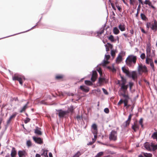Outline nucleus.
Wrapping results in <instances>:
<instances>
[{"instance_id":"de8ad7c7","label":"nucleus","mask_w":157,"mask_h":157,"mask_svg":"<svg viewBox=\"0 0 157 157\" xmlns=\"http://www.w3.org/2000/svg\"><path fill=\"white\" fill-rule=\"evenodd\" d=\"M140 57L142 59H144L145 58V55L144 53H142L140 56Z\"/></svg>"},{"instance_id":"0e129e2a","label":"nucleus","mask_w":157,"mask_h":157,"mask_svg":"<svg viewBox=\"0 0 157 157\" xmlns=\"http://www.w3.org/2000/svg\"><path fill=\"white\" fill-rule=\"evenodd\" d=\"M111 5L112 8L113 9V10H116V8L115 7L114 5L113 4V3H111Z\"/></svg>"},{"instance_id":"6e6552de","label":"nucleus","mask_w":157,"mask_h":157,"mask_svg":"<svg viewBox=\"0 0 157 157\" xmlns=\"http://www.w3.org/2000/svg\"><path fill=\"white\" fill-rule=\"evenodd\" d=\"M154 32H155L157 30V22L155 20L154 23L151 24V28Z\"/></svg>"},{"instance_id":"5fc2aeb1","label":"nucleus","mask_w":157,"mask_h":157,"mask_svg":"<svg viewBox=\"0 0 157 157\" xmlns=\"http://www.w3.org/2000/svg\"><path fill=\"white\" fill-rule=\"evenodd\" d=\"M30 121V119L29 118H26V119L25 120L24 122L25 124H27L28 122H29Z\"/></svg>"},{"instance_id":"4c0bfd02","label":"nucleus","mask_w":157,"mask_h":157,"mask_svg":"<svg viewBox=\"0 0 157 157\" xmlns=\"http://www.w3.org/2000/svg\"><path fill=\"white\" fill-rule=\"evenodd\" d=\"M97 67H97V70L99 72L100 76L101 77L102 75V72L101 69L100 68H99L98 66Z\"/></svg>"},{"instance_id":"393cba45","label":"nucleus","mask_w":157,"mask_h":157,"mask_svg":"<svg viewBox=\"0 0 157 157\" xmlns=\"http://www.w3.org/2000/svg\"><path fill=\"white\" fill-rule=\"evenodd\" d=\"M29 103V102H28L20 110V113H22L24 111H25V109H27L28 107V105Z\"/></svg>"},{"instance_id":"aec40b11","label":"nucleus","mask_w":157,"mask_h":157,"mask_svg":"<svg viewBox=\"0 0 157 157\" xmlns=\"http://www.w3.org/2000/svg\"><path fill=\"white\" fill-rule=\"evenodd\" d=\"M17 152L15 148L13 147L11 151V157H15Z\"/></svg>"},{"instance_id":"473e14b6","label":"nucleus","mask_w":157,"mask_h":157,"mask_svg":"<svg viewBox=\"0 0 157 157\" xmlns=\"http://www.w3.org/2000/svg\"><path fill=\"white\" fill-rule=\"evenodd\" d=\"M74 109L75 108L72 105H71L68 109L66 111H68L69 113V112H72Z\"/></svg>"},{"instance_id":"b1692460","label":"nucleus","mask_w":157,"mask_h":157,"mask_svg":"<svg viewBox=\"0 0 157 157\" xmlns=\"http://www.w3.org/2000/svg\"><path fill=\"white\" fill-rule=\"evenodd\" d=\"M113 32L114 34L117 35L120 33V31L117 27H114L113 29Z\"/></svg>"},{"instance_id":"a878e982","label":"nucleus","mask_w":157,"mask_h":157,"mask_svg":"<svg viewBox=\"0 0 157 157\" xmlns=\"http://www.w3.org/2000/svg\"><path fill=\"white\" fill-rule=\"evenodd\" d=\"M149 59L151 61L150 63V66L151 67L153 71H155V69L154 64L153 62L152 61V60L151 59Z\"/></svg>"},{"instance_id":"412c9836","label":"nucleus","mask_w":157,"mask_h":157,"mask_svg":"<svg viewBox=\"0 0 157 157\" xmlns=\"http://www.w3.org/2000/svg\"><path fill=\"white\" fill-rule=\"evenodd\" d=\"M25 154L26 152L24 151H20L18 152V155L19 157H23L25 155Z\"/></svg>"},{"instance_id":"39448f33","label":"nucleus","mask_w":157,"mask_h":157,"mask_svg":"<svg viewBox=\"0 0 157 157\" xmlns=\"http://www.w3.org/2000/svg\"><path fill=\"white\" fill-rule=\"evenodd\" d=\"M110 56L109 55H105V59L103 61V62L101 63V64L103 66H105L109 63L108 60Z\"/></svg>"},{"instance_id":"2eb2a0df","label":"nucleus","mask_w":157,"mask_h":157,"mask_svg":"<svg viewBox=\"0 0 157 157\" xmlns=\"http://www.w3.org/2000/svg\"><path fill=\"white\" fill-rule=\"evenodd\" d=\"M128 87V85H126L123 86H121L120 90L123 92V93L125 94L127 90Z\"/></svg>"},{"instance_id":"bb28decb","label":"nucleus","mask_w":157,"mask_h":157,"mask_svg":"<svg viewBox=\"0 0 157 157\" xmlns=\"http://www.w3.org/2000/svg\"><path fill=\"white\" fill-rule=\"evenodd\" d=\"M108 39L112 42H115L116 41V40L114 38L113 36L112 35H110L109 36Z\"/></svg>"},{"instance_id":"a18cd8bd","label":"nucleus","mask_w":157,"mask_h":157,"mask_svg":"<svg viewBox=\"0 0 157 157\" xmlns=\"http://www.w3.org/2000/svg\"><path fill=\"white\" fill-rule=\"evenodd\" d=\"M155 50H152V53L151 52V56H150V57L151 58L155 56Z\"/></svg>"},{"instance_id":"f257e3e1","label":"nucleus","mask_w":157,"mask_h":157,"mask_svg":"<svg viewBox=\"0 0 157 157\" xmlns=\"http://www.w3.org/2000/svg\"><path fill=\"white\" fill-rule=\"evenodd\" d=\"M137 57L132 55H130L127 57L125 62L127 65L129 67H133L136 64Z\"/></svg>"},{"instance_id":"c85d7f7f","label":"nucleus","mask_w":157,"mask_h":157,"mask_svg":"<svg viewBox=\"0 0 157 157\" xmlns=\"http://www.w3.org/2000/svg\"><path fill=\"white\" fill-rule=\"evenodd\" d=\"M34 132L38 135H41L42 134L41 131L37 127L35 129Z\"/></svg>"},{"instance_id":"3c124183","label":"nucleus","mask_w":157,"mask_h":157,"mask_svg":"<svg viewBox=\"0 0 157 157\" xmlns=\"http://www.w3.org/2000/svg\"><path fill=\"white\" fill-rule=\"evenodd\" d=\"M104 112L106 113H108L109 112V109L108 108H105L104 109Z\"/></svg>"},{"instance_id":"a19ab883","label":"nucleus","mask_w":157,"mask_h":157,"mask_svg":"<svg viewBox=\"0 0 157 157\" xmlns=\"http://www.w3.org/2000/svg\"><path fill=\"white\" fill-rule=\"evenodd\" d=\"M151 22H147L146 24V27L148 29L150 28H151Z\"/></svg>"},{"instance_id":"8fccbe9b","label":"nucleus","mask_w":157,"mask_h":157,"mask_svg":"<svg viewBox=\"0 0 157 157\" xmlns=\"http://www.w3.org/2000/svg\"><path fill=\"white\" fill-rule=\"evenodd\" d=\"M130 4L131 5H133L135 2V0H129Z\"/></svg>"},{"instance_id":"4468645a","label":"nucleus","mask_w":157,"mask_h":157,"mask_svg":"<svg viewBox=\"0 0 157 157\" xmlns=\"http://www.w3.org/2000/svg\"><path fill=\"white\" fill-rule=\"evenodd\" d=\"M80 88L82 90L86 92H87L89 90V88L84 86H80Z\"/></svg>"},{"instance_id":"9d476101","label":"nucleus","mask_w":157,"mask_h":157,"mask_svg":"<svg viewBox=\"0 0 157 157\" xmlns=\"http://www.w3.org/2000/svg\"><path fill=\"white\" fill-rule=\"evenodd\" d=\"M126 26L125 25L124 23L120 24L118 25V28L121 31L123 32L125 30Z\"/></svg>"},{"instance_id":"1a4fd4ad","label":"nucleus","mask_w":157,"mask_h":157,"mask_svg":"<svg viewBox=\"0 0 157 157\" xmlns=\"http://www.w3.org/2000/svg\"><path fill=\"white\" fill-rule=\"evenodd\" d=\"M13 80H17L18 81L20 84L21 85H22L23 82L22 81V78L19 77V76H16L13 77Z\"/></svg>"},{"instance_id":"6e6d98bb","label":"nucleus","mask_w":157,"mask_h":157,"mask_svg":"<svg viewBox=\"0 0 157 157\" xmlns=\"http://www.w3.org/2000/svg\"><path fill=\"white\" fill-rule=\"evenodd\" d=\"M130 121H128V120L125 121V126L126 127L128 125L130 124Z\"/></svg>"},{"instance_id":"f704fd0d","label":"nucleus","mask_w":157,"mask_h":157,"mask_svg":"<svg viewBox=\"0 0 157 157\" xmlns=\"http://www.w3.org/2000/svg\"><path fill=\"white\" fill-rule=\"evenodd\" d=\"M116 60L118 62H121L122 60V57L119 54L116 59Z\"/></svg>"},{"instance_id":"5701e85b","label":"nucleus","mask_w":157,"mask_h":157,"mask_svg":"<svg viewBox=\"0 0 157 157\" xmlns=\"http://www.w3.org/2000/svg\"><path fill=\"white\" fill-rule=\"evenodd\" d=\"M132 128L134 130L135 132H136L137 130L139 129V126L137 124H136L134 123V124L132 125Z\"/></svg>"},{"instance_id":"6ab92c4d","label":"nucleus","mask_w":157,"mask_h":157,"mask_svg":"<svg viewBox=\"0 0 157 157\" xmlns=\"http://www.w3.org/2000/svg\"><path fill=\"white\" fill-rule=\"evenodd\" d=\"M83 152L82 151H78L72 157H79Z\"/></svg>"},{"instance_id":"49530a36","label":"nucleus","mask_w":157,"mask_h":157,"mask_svg":"<svg viewBox=\"0 0 157 157\" xmlns=\"http://www.w3.org/2000/svg\"><path fill=\"white\" fill-rule=\"evenodd\" d=\"M141 17L142 19L145 20L146 18L145 15L143 13H141L140 14Z\"/></svg>"},{"instance_id":"7c9ffc66","label":"nucleus","mask_w":157,"mask_h":157,"mask_svg":"<svg viewBox=\"0 0 157 157\" xmlns=\"http://www.w3.org/2000/svg\"><path fill=\"white\" fill-rule=\"evenodd\" d=\"M151 148L153 150H155L157 149V145H154L153 144L151 143L150 145Z\"/></svg>"},{"instance_id":"864d4df0","label":"nucleus","mask_w":157,"mask_h":157,"mask_svg":"<svg viewBox=\"0 0 157 157\" xmlns=\"http://www.w3.org/2000/svg\"><path fill=\"white\" fill-rule=\"evenodd\" d=\"M63 78V76L62 75H57L56 77V78L57 79H60Z\"/></svg>"},{"instance_id":"f03ea898","label":"nucleus","mask_w":157,"mask_h":157,"mask_svg":"<svg viewBox=\"0 0 157 157\" xmlns=\"http://www.w3.org/2000/svg\"><path fill=\"white\" fill-rule=\"evenodd\" d=\"M58 112L59 117L61 118L68 116L69 114L68 111L63 110L62 109L56 110Z\"/></svg>"},{"instance_id":"7ed1b4c3","label":"nucleus","mask_w":157,"mask_h":157,"mask_svg":"<svg viewBox=\"0 0 157 157\" xmlns=\"http://www.w3.org/2000/svg\"><path fill=\"white\" fill-rule=\"evenodd\" d=\"M138 71L139 73L140 72L145 73L147 72V68L146 67L142 64H139L138 67Z\"/></svg>"},{"instance_id":"603ef678","label":"nucleus","mask_w":157,"mask_h":157,"mask_svg":"<svg viewBox=\"0 0 157 157\" xmlns=\"http://www.w3.org/2000/svg\"><path fill=\"white\" fill-rule=\"evenodd\" d=\"M102 90L104 92V93L106 95H107L108 94V93L107 91L104 88H102Z\"/></svg>"},{"instance_id":"338daca9","label":"nucleus","mask_w":157,"mask_h":157,"mask_svg":"<svg viewBox=\"0 0 157 157\" xmlns=\"http://www.w3.org/2000/svg\"><path fill=\"white\" fill-rule=\"evenodd\" d=\"M147 5H148L149 6H150L152 5L151 2H150L149 0V2H148V3H147Z\"/></svg>"},{"instance_id":"774afa93","label":"nucleus","mask_w":157,"mask_h":157,"mask_svg":"<svg viewBox=\"0 0 157 157\" xmlns=\"http://www.w3.org/2000/svg\"><path fill=\"white\" fill-rule=\"evenodd\" d=\"M141 30L142 33H146L147 32L145 31L143 29L141 28Z\"/></svg>"},{"instance_id":"dca6fc26","label":"nucleus","mask_w":157,"mask_h":157,"mask_svg":"<svg viewBox=\"0 0 157 157\" xmlns=\"http://www.w3.org/2000/svg\"><path fill=\"white\" fill-rule=\"evenodd\" d=\"M146 55L147 57H150L151 56V48H146Z\"/></svg>"},{"instance_id":"4d7b16f0","label":"nucleus","mask_w":157,"mask_h":157,"mask_svg":"<svg viewBox=\"0 0 157 157\" xmlns=\"http://www.w3.org/2000/svg\"><path fill=\"white\" fill-rule=\"evenodd\" d=\"M76 118L78 121L81 120L82 119L81 117L79 115L77 116L76 117Z\"/></svg>"},{"instance_id":"c9c22d12","label":"nucleus","mask_w":157,"mask_h":157,"mask_svg":"<svg viewBox=\"0 0 157 157\" xmlns=\"http://www.w3.org/2000/svg\"><path fill=\"white\" fill-rule=\"evenodd\" d=\"M144 155L146 157H151L152 156V154L147 153H144Z\"/></svg>"},{"instance_id":"052dcab7","label":"nucleus","mask_w":157,"mask_h":157,"mask_svg":"<svg viewBox=\"0 0 157 157\" xmlns=\"http://www.w3.org/2000/svg\"><path fill=\"white\" fill-rule=\"evenodd\" d=\"M132 115L131 114H130L128 116V121H131V118L132 117Z\"/></svg>"},{"instance_id":"680f3d73","label":"nucleus","mask_w":157,"mask_h":157,"mask_svg":"<svg viewBox=\"0 0 157 157\" xmlns=\"http://www.w3.org/2000/svg\"><path fill=\"white\" fill-rule=\"evenodd\" d=\"M123 102V101L122 100V99H121L120 101H119V102L118 103L117 105H120Z\"/></svg>"},{"instance_id":"2f4dec72","label":"nucleus","mask_w":157,"mask_h":157,"mask_svg":"<svg viewBox=\"0 0 157 157\" xmlns=\"http://www.w3.org/2000/svg\"><path fill=\"white\" fill-rule=\"evenodd\" d=\"M43 152L41 154V155H44L45 157L47 156V157H48L47 152L48 150H43Z\"/></svg>"},{"instance_id":"f8f14e48","label":"nucleus","mask_w":157,"mask_h":157,"mask_svg":"<svg viewBox=\"0 0 157 157\" xmlns=\"http://www.w3.org/2000/svg\"><path fill=\"white\" fill-rule=\"evenodd\" d=\"M121 95L123 96L124 98V100L123 101V102H128V100L129 99V98L128 94H126L124 93H122Z\"/></svg>"},{"instance_id":"bf43d9fd","label":"nucleus","mask_w":157,"mask_h":157,"mask_svg":"<svg viewBox=\"0 0 157 157\" xmlns=\"http://www.w3.org/2000/svg\"><path fill=\"white\" fill-rule=\"evenodd\" d=\"M116 6L118 10L121 12V8L118 5H117V3L116 4Z\"/></svg>"},{"instance_id":"79ce46f5","label":"nucleus","mask_w":157,"mask_h":157,"mask_svg":"<svg viewBox=\"0 0 157 157\" xmlns=\"http://www.w3.org/2000/svg\"><path fill=\"white\" fill-rule=\"evenodd\" d=\"M111 54L113 57H114L115 55V51L113 50H111Z\"/></svg>"},{"instance_id":"37998d69","label":"nucleus","mask_w":157,"mask_h":157,"mask_svg":"<svg viewBox=\"0 0 157 157\" xmlns=\"http://www.w3.org/2000/svg\"><path fill=\"white\" fill-rule=\"evenodd\" d=\"M143 119L142 118H141L139 121V123L141 125L142 128H143Z\"/></svg>"},{"instance_id":"ddd939ff","label":"nucleus","mask_w":157,"mask_h":157,"mask_svg":"<svg viewBox=\"0 0 157 157\" xmlns=\"http://www.w3.org/2000/svg\"><path fill=\"white\" fill-rule=\"evenodd\" d=\"M92 132H94V134H95L96 132H98L97 126L95 124H92Z\"/></svg>"},{"instance_id":"a211bd4d","label":"nucleus","mask_w":157,"mask_h":157,"mask_svg":"<svg viewBox=\"0 0 157 157\" xmlns=\"http://www.w3.org/2000/svg\"><path fill=\"white\" fill-rule=\"evenodd\" d=\"M17 115V113H15L14 114H13V115H12L11 116H10V117L9 119L7 121V125H9V124L10 123V122L11 120L13 118L15 117Z\"/></svg>"},{"instance_id":"cd10ccee","label":"nucleus","mask_w":157,"mask_h":157,"mask_svg":"<svg viewBox=\"0 0 157 157\" xmlns=\"http://www.w3.org/2000/svg\"><path fill=\"white\" fill-rule=\"evenodd\" d=\"M137 74L134 71H133L131 73V76L130 77H132L133 79H134L137 77Z\"/></svg>"},{"instance_id":"c756f323","label":"nucleus","mask_w":157,"mask_h":157,"mask_svg":"<svg viewBox=\"0 0 157 157\" xmlns=\"http://www.w3.org/2000/svg\"><path fill=\"white\" fill-rule=\"evenodd\" d=\"M122 79L121 80V83L120 84V85L121 86H125V84L126 83V80L125 79H124L122 77L121 78Z\"/></svg>"},{"instance_id":"09e8293b","label":"nucleus","mask_w":157,"mask_h":157,"mask_svg":"<svg viewBox=\"0 0 157 157\" xmlns=\"http://www.w3.org/2000/svg\"><path fill=\"white\" fill-rule=\"evenodd\" d=\"M106 44H107L108 47L110 49H112V48L113 46L112 44L109 43H107Z\"/></svg>"},{"instance_id":"423d86ee","label":"nucleus","mask_w":157,"mask_h":157,"mask_svg":"<svg viewBox=\"0 0 157 157\" xmlns=\"http://www.w3.org/2000/svg\"><path fill=\"white\" fill-rule=\"evenodd\" d=\"M98 76V74L97 71H92V75L91 80L93 82H94L97 79Z\"/></svg>"},{"instance_id":"ea45409f","label":"nucleus","mask_w":157,"mask_h":157,"mask_svg":"<svg viewBox=\"0 0 157 157\" xmlns=\"http://www.w3.org/2000/svg\"><path fill=\"white\" fill-rule=\"evenodd\" d=\"M105 79L103 78L100 77L98 79V82L100 84H101L104 81Z\"/></svg>"},{"instance_id":"9b49d317","label":"nucleus","mask_w":157,"mask_h":157,"mask_svg":"<svg viewBox=\"0 0 157 157\" xmlns=\"http://www.w3.org/2000/svg\"><path fill=\"white\" fill-rule=\"evenodd\" d=\"M122 69L123 72L125 73L127 76L128 77L131 76V73L128 70L126 69L124 67H122Z\"/></svg>"},{"instance_id":"f3484780","label":"nucleus","mask_w":157,"mask_h":157,"mask_svg":"<svg viewBox=\"0 0 157 157\" xmlns=\"http://www.w3.org/2000/svg\"><path fill=\"white\" fill-rule=\"evenodd\" d=\"M104 27H102L100 29V31L97 32V36L101 39V37L100 36V35L104 32Z\"/></svg>"},{"instance_id":"20e7f679","label":"nucleus","mask_w":157,"mask_h":157,"mask_svg":"<svg viewBox=\"0 0 157 157\" xmlns=\"http://www.w3.org/2000/svg\"><path fill=\"white\" fill-rule=\"evenodd\" d=\"M117 132L114 130H113L111 131L109 134V139L110 140L115 141L117 139Z\"/></svg>"},{"instance_id":"69168bd1","label":"nucleus","mask_w":157,"mask_h":157,"mask_svg":"<svg viewBox=\"0 0 157 157\" xmlns=\"http://www.w3.org/2000/svg\"><path fill=\"white\" fill-rule=\"evenodd\" d=\"M129 86L132 87V86H133V83L132 82H130L129 83Z\"/></svg>"},{"instance_id":"13d9d810","label":"nucleus","mask_w":157,"mask_h":157,"mask_svg":"<svg viewBox=\"0 0 157 157\" xmlns=\"http://www.w3.org/2000/svg\"><path fill=\"white\" fill-rule=\"evenodd\" d=\"M105 47L106 51V52H108V51H109L110 48L108 47L107 44H105Z\"/></svg>"},{"instance_id":"58836bf2","label":"nucleus","mask_w":157,"mask_h":157,"mask_svg":"<svg viewBox=\"0 0 157 157\" xmlns=\"http://www.w3.org/2000/svg\"><path fill=\"white\" fill-rule=\"evenodd\" d=\"M103 154V152H99L98 153L97 155H96L95 157H100Z\"/></svg>"},{"instance_id":"4be33fe9","label":"nucleus","mask_w":157,"mask_h":157,"mask_svg":"<svg viewBox=\"0 0 157 157\" xmlns=\"http://www.w3.org/2000/svg\"><path fill=\"white\" fill-rule=\"evenodd\" d=\"M151 144H150L149 143L146 142L144 144V147L147 150H151V147L150 146Z\"/></svg>"},{"instance_id":"0eeeda50","label":"nucleus","mask_w":157,"mask_h":157,"mask_svg":"<svg viewBox=\"0 0 157 157\" xmlns=\"http://www.w3.org/2000/svg\"><path fill=\"white\" fill-rule=\"evenodd\" d=\"M33 138L35 143L39 144H41L43 143L42 140L40 137L33 136Z\"/></svg>"},{"instance_id":"72a5a7b5","label":"nucleus","mask_w":157,"mask_h":157,"mask_svg":"<svg viewBox=\"0 0 157 157\" xmlns=\"http://www.w3.org/2000/svg\"><path fill=\"white\" fill-rule=\"evenodd\" d=\"M153 139H155L157 141V132H154L152 135Z\"/></svg>"},{"instance_id":"e2e57ef3","label":"nucleus","mask_w":157,"mask_h":157,"mask_svg":"<svg viewBox=\"0 0 157 157\" xmlns=\"http://www.w3.org/2000/svg\"><path fill=\"white\" fill-rule=\"evenodd\" d=\"M149 58H147L146 59V63L147 64H149V60L150 61H150H151L149 59Z\"/></svg>"},{"instance_id":"e433bc0d","label":"nucleus","mask_w":157,"mask_h":157,"mask_svg":"<svg viewBox=\"0 0 157 157\" xmlns=\"http://www.w3.org/2000/svg\"><path fill=\"white\" fill-rule=\"evenodd\" d=\"M85 83L86 85L89 86L91 85L92 84V82L89 80L85 81Z\"/></svg>"},{"instance_id":"c03bdc74","label":"nucleus","mask_w":157,"mask_h":157,"mask_svg":"<svg viewBox=\"0 0 157 157\" xmlns=\"http://www.w3.org/2000/svg\"><path fill=\"white\" fill-rule=\"evenodd\" d=\"M26 145L29 147L32 145L31 142L30 140H29L27 141Z\"/></svg>"}]
</instances>
